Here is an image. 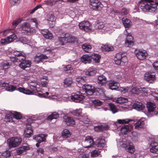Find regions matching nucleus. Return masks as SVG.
<instances>
[{
	"label": "nucleus",
	"instance_id": "f257e3e1",
	"mask_svg": "<svg viewBox=\"0 0 158 158\" xmlns=\"http://www.w3.org/2000/svg\"><path fill=\"white\" fill-rule=\"evenodd\" d=\"M5 114V118L7 120V122H13V118L20 120L23 118L21 113L16 111L6 110Z\"/></svg>",
	"mask_w": 158,
	"mask_h": 158
},
{
	"label": "nucleus",
	"instance_id": "f03ea898",
	"mask_svg": "<svg viewBox=\"0 0 158 158\" xmlns=\"http://www.w3.org/2000/svg\"><path fill=\"white\" fill-rule=\"evenodd\" d=\"M20 26L19 28L21 29L22 32L25 34L31 35L35 32V29L31 27L30 24L28 22L23 23Z\"/></svg>",
	"mask_w": 158,
	"mask_h": 158
},
{
	"label": "nucleus",
	"instance_id": "7ed1b4c3",
	"mask_svg": "<svg viewBox=\"0 0 158 158\" xmlns=\"http://www.w3.org/2000/svg\"><path fill=\"white\" fill-rule=\"evenodd\" d=\"M157 6H158V2H155V4L146 3L144 6H140V8L144 12L156 13L157 9Z\"/></svg>",
	"mask_w": 158,
	"mask_h": 158
},
{
	"label": "nucleus",
	"instance_id": "20e7f679",
	"mask_svg": "<svg viewBox=\"0 0 158 158\" xmlns=\"http://www.w3.org/2000/svg\"><path fill=\"white\" fill-rule=\"evenodd\" d=\"M22 141V139L20 137H12L7 140L9 147L10 148H15L18 146Z\"/></svg>",
	"mask_w": 158,
	"mask_h": 158
},
{
	"label": "nucleus",
	"instance_id": "39448f33",
	"mask_svg": "<svg viewBox=\"0 0 158 158\" xmlns=\"http://www.w3.org/2000/svg\"><path fill=\"white\" fill-rule=\"evenodd\" d=\"M89 4L90 8L95 10H100L103 6L100 0H90Z\"/></svg>",
	"mask_w": 158,
	"mask_h": 158
},
{
	"label": "nucleus",
	"instance_id": "423d86ee",
	"mask_svg": "<svg viewBox=\"0 0 158 158\" xmlns=\"http://www.w3.org/2000/svg\"><path fill=\"white\" fill-rule=\"evenodd\" d=\"M80 29L83 31L88 32L92 30V24L88 21H84L80 23L78 25Z\"/></svg>",
	"mask_w": 158,
	"mask_h": 158
},
{
	"label": "nucleus",
	"instance_id": "0eeeda50",
	"mask_svg": "<svg viewBox=\"0 0 158 158\" xmlns=\"http://www.w3.org/2000/svg\"><path fill=\"white\" fill-rule=\"evenodd\" d=\"M123 54L120 53H116L114 59L115 64L117 65H122L124 64L126 61L124 60V59L126 58L125 56H123Z\"/></svg>",
	"mask_w": 158,
	"mask_h": 158
},
{
	"label": "nucleus",
	"instance_id": "6e6552de",
	"mask_svg": "<svg viewBox=\"0 0 158 158\" xmlns=\"http://www.w3.org/2000/svg\"><path fill=\"white\" fill-rule=\"evenodd\" d=\"M122 146L129 153H133L135 151V149L133 143L129 141L123 142Z\"/></svg>",
	"mask_w": 158,
	"mask_h": 158
},
{
	"label": "nucleus",
	"instance_id": "1a4fd4ad",
	"mask_svg": "<svg viewBox=\"0 0 158 158\" xmlns=\"http://www.w3.org/2000/svg\"><path fill=\"white\" fill-rule=\"evenodd\" d=\"M46 135L43 134H39L33 136V139L37 142L35 145L36 147H39L40 144L41 142L46 141Z\"/></svg>",
	"mask_w": 158,
	"mask_h": 158
},
{
	"label": "nucleus",
	"instance_id": "9d476101",
	"mask_svg": "<svg viewBox=\"0 0 158 158\" xmlns=\"http://www.w3.org/2000/svg\"><path fill=\"white\" fill-rule=\"evenodd\" d=\"M90 140L93 141L92 144L93 145H95L97 147H99L102 149L105 146V139H103L102 136L99 137L95 142H94L92 139Z\"/></svg>",
	"mask_w": 158,
	"mask_h": 158
},
{
	"label": "nucleus",
	"instance_id": "9b49d317",
	"mask_svg": "<svg viewBox=\"0 0 158 158\" xmlns=\"http://www.w3.org/2000/svg\"><path fill=\"white\" fill-rule=\"evenodd\" d=\"M84 98V96L82 95L81 93H79V94L76 93H73L71 97V99L75 102H80Z\"/></svg>",
	"mask_w": 158,
	"mask_h": 158
},
{
	"label": "nucleus",
	"instance_id": "f8f14e48",
	"mask_svg": "<svg viewBox=\"0 0 158 158\" xmlns=\"http://www.w3.org/2000/svg\"><path fill=\"white\" fill-rule=\"evenodd\" d=\"M144 78L149 83H152L156 80L155 75L149 72H147L144 74Z\"/></svg>",
	"mask_w": 158,
	"mask_h": 158
},
{
	"label": "nucleus",
	"instance_id": "ddd939ff",
	"mask_svg": "<svg viewBox=\"0 0 158 158\" xmlns=\"http://www.w3.org/2000/svg\"><path fill=\"white\" fill-rule=\"evenodd\" d=\"M48 58L45 54H37L35 56L34 61L36 64H38L40 62L44 61V59H47Z\"/></svg>",
	"mask_w": 158,
	"mask_h": 158
},
{
	"label": "nucleus",
	"instance_id": "4468645a",
	"mask_svg": "<svg viewBox=\"0 0 158 158\" xmlns=\"http://www.w3.org/2000/svg\"><path fill=\"white\" fill-rule=\"evenodd\" d=\"M135 55L138 59L143 60L146 59V57L148 55V53L144 50L139 49L138 52L135 53Z\"/></svg>",
	"mask_w": 158,
	"mask_h": 158
},
{
	"label": "nucleus",
	"instance_id": "2eb2a0df",
	"mask_svg": "<svg viewBox=\"0 0 158 158\" xmlns=\"http://www.w3.org/2000/svg\"><path fill=\"white\" fill-rule=\"evenodd\" d=\"M62 1L61 0H46L42 2V5H46L50 6L56 4L57 5L61 4Z\"/></svg>",
	"mask_w": 158,
	"mask_h": 158
},
{
	"label": "nucleus",
	"instance_id": "dca6fc26",
	"mask_svg": "<svg viewBox=\"0 0 158 158\" xmlns=\"http://www.w3.org/2000/svg\"><path fill=\"white\" fill-rule=\"evenodd\" d=\"M64 121L68 126H73L75 124V121L72 117L64 115L63 117Z\"/></svg>",
	"mask_w": 158,
	"mask_h": 158
},
{
	"label": "nucleus",
	"instance_id": "f3484780",
	"mask_svg": "<svg viewBox=\"0 0 158 158\" xmlns=\"http://www.w3.org/2000/svg\"><path fill=\"white\" fill-rule=\"evenodd\" d=\"M95 87L93 85L89 84H85L82 86V88L85 90V92L88 94L90 93V94H93L94 92V89Z\"/></svg>",
	"mask_w": 158,
	"mask_h": 158
},
{
	"label": "nucleus",
	"instance_id": "a211bd4d",
	"mask_svg": "<svg viewBox=\"0 0 158 158\" xmlns=\"http://www.w3.org/2000/svg\"><path fill=\"white\" fill-rule=\"evenodd\" d=\"M108 85L109 89L111 90H118V89L119 84L117 81L114 80H110L109 81Z\"/></svg>",
	"mask_w": 158,
	"mask_h": 158
},
{
	"label": "nucleus",
	"instance_id": "6ab92c4d",
	"mask_svg": "<svg viewBox=\"0 0 158 158\" xmlns=\"http://www.w3.org/2000/svg\"><path fill=\"white\" fill-rule=\"evenodd\" d=\"M31 64V60L24 59L22 61L21 63L19 64V66L21 68L25 69L27 68H29Z\"/></svg>",
	"mask_w": 158,
	"mask_h": 158
},
{
	"label": "nucleus",
	"instance_id": "aec40b11",
	"mask_svg": "<svg viewBox=\"0 0 158 158\" xmlns=\"http://www.w3.org/2000/svg\"><path fill=\"white\" fill-rule=\"evenodd\" d=\"M80 60L81 62L85 64H90L92 62L91 57L90 54L83 55L81 57Z\"/></svg>",
	"mask_w": 158,
	"mask_h": 158
},
{
	"label": "nucleus",
	"instance_id": "412c9836",
	"mask_svg": "<svg viewBox=\"0 0 158 158\" xmlns=\"http://www.w3.org/2000/svg\"><path fill=\"white\" fill-rule=\"evenodd\" d=\"M97 69L93 66L89 67L85 71V74L88 76H94L97 72Z\"/></svg>",
	"mask_w": 158,
	"mask_h": 158
},
{
	"label": "nucleus",
	"instance_id": "4be33fe9",
	"mask_svg": "<svg viewBox=\"0 0 158 158\" xmlns=\"http://www.w3.org/2000/svg\"><path fill=\"white\" fill-rule=\"evenodd\" d=\"M132 106L133 109L138 111L143 110L145 107L144 105L142 102H140L135 103Z\"/></svg>",
	"mask_w": 158,
	"mask_h": 158
},
{
	"label": "nucleus",
	"instance_id": "5701e85b",
	"mask_svg": "<svg viewBox=\"0 0 158 158\" xmlns=\"http://www.w3.org/2000/svg\"><path fill=\"white\" fill-rule=\"evenodd\" d=\"M106 78L102 74L98 77L97 82L101 85H106Z\"/></svg>",
	"mask_w": 158,
	"mask_h": 158
},
{
	"label": "nucleus",
	"instance_id": "b1692460",
	"mask_svg": "<svg viewBox=\"0 0 158 158\" xmlns=\"http://www.w3.org/2000/svg\"><path fill=\"white\" fill-rule=\"evenodd\" d=\"M17 91L24 94L28 95H33V92L29 89L24 87H21L19 86L17 88Z\"/></svg>",
	"mask_w": 158,
	"mask_h": 158
},
{
	"label": "nucleus",
	"instance_id": "393cba45",
	"mask_svg": "<svg viewBox=\"0 0 158 158\" xmlns=\"http://www.w3.org/2000/svg\"><path fill=\"white\" fill-rule=\"evenodd\" d=\"M122 23L125 28H129L132 25L131 20L126 17H123L122 19Z\"/></svg>",
	"mask_w": 158,
	"mask_h": 158
},
{
	"label": "nucleus",
	"instance_id": "a878e982",
	"mask_svg": "<svg viewBox=\"0 0 158 158\" xmlns=\"http://www.w3.org/2000/svg\"><path fill=\"white\" fill-rule=\"evenodd\" d=\"M151 147L150 151L151 152L158 153V144L155 142H152L150 144Z\"/></svg>",
	"mask_w": 158,
	"mask_h": 158
},
{
	"label": "nucleus",
	"instance_id": "bb28decb",
	"mask_svg": "<svg viewBox=\"0 0 158 158\" xmlns=\"http://www.w3.org/2000/svg\"><path fill=\"white\" fill-rule=\"evenodd\" d=\"M148 112L150 113L154 111L156 108V104L155 103L151 102H148L146 104Z\"/></svg>",
	"mask_w": 158,
	"mask_h": 158
},
{
	"label": "nucleus",
	"instance_id": "cd10ccee",
	"mask_svg": "<svg viewBox=\"0 0 158 158\" xmlns=\"http://www.w3.org/2000/svg\"><path fill=\"white\" fill-rule=\"evenodd\" d=\"M109 127L108 125L103 126V125H98L94 127V130L95 131L102 132L104 130H107Z\"/></svg>",
	"mask_w": 158,
	"mask_h": 158
},
{
	"label": "nucleus",
	"instance_id": "c85d7f7f",
	"mask_svg": "<svg viewBox=\"0 0 158 158\" xmlns=\"http://www.w3.org/2000/svg\"><path fill=\"white\" fill-rule=\"evenodd\" d=\"M17 36L15 34H13L8 36L4 40V44H7L13 42L16 39Z\"/></svg>",
	"mask_w": 158,
	"mask_h": 158
},
{
	"label": "nucleus",
	"instance_id": "c756f323",
	"mask_svg": "<svg viewBox=\"0 0 158 158\" xmlns=\"http://www.w3.org/2000/svg\"><path fill=\"white\" fill-rule=\"evenodd\" d=\"M30 149V148L28 146H22L18 148L16 150L18 155H19L22 153L23 152H26Z\"/></svg>",
	"mask_w": 158,
	"mask_h": 158
},
{
	"label": "nucleus",
	"instance_id": "7c9ffc66",
	"mask_svg": "<svg viewBox=\"0 0 158 158\" xmlns=\"http://www.w3.org/2000/svg\"><path fill=\"white\" fill-rule=\"evenodd\" d=\"M91 59H93L95 63H98L100 62L101 56L100 55L96 53H93L90 55Z\"/></svg>",
	"mask_w": 158,
	"mask_h": 158
},
{
	"label": "nucleus",
	"instance_id": "2f4dec72",
	"mask_svg": "<svg viewBox=\"0 0 158 158\" xmlns=\"http://www.w3.org/2000/svg\"><path fill=\"white\" fill-rule=\"evenodd\" d=\"M59 114L57 112H51V114L47 117V120L51 121L53 119H56L59 118Z\"/></svg>",
	"mask_w": 158,
	"mask_h": 158
},
{
	"label": "nucleus",
	"instance_id": "473e14b6",
	"mask_svg": "<svg viewBox=\"0 0 158 158\" xmlns=\"http://www.w3.org/2000/svg\"><path fill=\"white\" fill-rule=\"evenodd\" d=\"M71 135V133L68 129H64L61 132V136L64 138H69Z\"/></svg>",
	"mask_w": 158,
	"mask_h": 158
},
{
	"label": "nucleus",
	"instance_id": "72a5a7b5",
	"mask_svg": "<svg viewBox=\"0 0 158 158\" xmlns=\"http://www.w3.org/2000/svg\"><path fill=\"white\" fill-rule=\"evenodd\" d=\"M102 50L104 52H108L112 51L114 50V48L113 46L109 45H105L101 47Z\"/></svg>",
	"mask_w": 158,
	"mask_h": 158
},
{
	"label": "nucleus",
	"instance_id": "f704fd0d",
	"mask_svg": "<svg viewBox=\"0 0 158 158\" xmlns=\"http://www.w3.org/2000/svg\"><path fill=\"white\" fill-rule=\"evenodd\" d=\"M129 131V129L128 125H123L121 127L120 131L123 135L127 134Z\"/></svg>",
	"mask_w": 158,
	"mask_h": 158
},
{
	"label": "nucleus",
	"instance_id": "c9c22d12",
	"mask_svg": "<svg viewBox=\"0 0 158 158\" xmlns=\"http://www.w3.org/2000/svg\"><path fill=\"white\" fill-rule=\"evenodd\" d=\"M102 149L101 148H99L97 150L95 149L92 151L91 153V156L92 158L98 156L100 155V153L101 152V151L99 150Z\"/></svg>",
	"mask_w": 158,
	"mask_h": 158
},
{
	"label": "nucleus",
	"instance_id": "e433bc0d",
	"mask_svg": "<svg viewBox=\"0 0 158 158\" xmlns=\"http://www.w3.org/2000/svg\"><path fill=\"white\" fill-rule=\"evenodd\" d=\"M73 82L72 80L69 78H65L63 81L64 86L65 88H67L70 86Z\"/></svg>",
	"mask_w": 158,
	"mask_h": 158
},
{
	"label": "nucleus",
	"instance_id": "4c0bfd02",
	"mask_svg": "<svg viewBox=\"0 0 158 158\" xmlns=\"http://www.w3.org/2000/svg\"><path fill=\"white\" fill-rule=\"evenodd\" d=\"M110 110L112 112L113 114H114L118 111L116 106L113 103H110L109 104Z\"/></svg>",
	"mask_w": 158,
	"mask_h": 158
},
{
	"label": "nucleus",
	"instance_id": "58836bf2",
	"mask_svg": "<svg viewBox=\"0 0 158 158\" xmlns=\"http://www.w3.org/2000/svg\"><path fill=\"white\" fill-rule=\"evenodd\" d=\"M64 69L66 73H71L73 71V69L72 65L68 64L64 68Z\"/></svg>",
	"mask_w": 158,
	"mask_h": 158
},
{
	"label": "nucleus",
	"instance_id": "ea45409f",
	"mask_svg": "<svg viewBox=\"0 0 158 158\" xmlns=\"http://www.w3.org/2000/svg\"><path fill=\"white\" fill-rule=\"evenodd\" d=\"M11 65V63H10L6 61H4L1 63L2 66L5 69H8Z\"/></svg>",
	"mask_w": 158,
	"mask_h": 158
},
{
	"label": "nucleus",
	"instance_id": "a19ab883",
	"mask_svg": "<svg viewBox=\"0 0 158 158\" xmlns=\"http://www.w3.org/2000/svg\"><path fill=\"white\" fill-rule=\"evenodd\" d=\"M94 92L93 94H95L97 95H100L103 94V90L101 88L94 87Z\"/></svg>",
	"mask_w": 158,
	"mask_h": 158
},
{
	"label": "nucleus",
	"instance_id": "79ce46f5",
	"mask_svg": "<svg viewBox=\"0 0 158 158\" xmlns=\"http://www.w3.org/2000/svg\"><path fill=\"white\" fill-rule=\"evenodd\" d=\"M21 0H10V6H17L21 2Z\"/></svg>",
	"mask_w": 158,
	"mask_h": 158
},
{
	"label": "nucleus",
	"instance_id": "37998d69",
	"mask_svg": "<svg viewBox=\"0 0 158 158\" xmlns=\"http://www.w3.org/2000/svg\"><path fill=\"white\" fill-rule=\"evenodd\" d=\"M82 47L84 50L87 52H89V51L92 48V47L90 45H89L87 44H83Z\"/></svg>",
	"mask_w": 158,
	"mask_h": 158
},
{
	"label": "nucleus",
	"instance_id": "c03bdc74",
	"mask_svg": "<svg viewBox=\"0 0 158 158\" xmlns=\"http://www.w3.org/2000/svg\"><path fill=\"white\" fill-rule=\"evenodd\" d=\"M13 52L14 53L15 56L16 57H19L21 56H26L25 53L21 51H18L16 50L14 51Z\"/></svg>",
	"mask_w": 158,
	"mask_h": 158
},
{
	"label": "nucleus",
	"instance_id": "a18cd8bd",
	"mask_svg": "<svg viewBox=\"0 0 158 158\" xmlns=\"http://www.w3.org/2000/svg\"><path fill=\"white\" fill-rule=\"evenodd\" d=\"M145 118H140L139 121H138L136 123V126L139 127L140 126L141 127H143L145 124L144 123Z\"/></svg>",
	"mask_w": 158,
	"mask_h": 158
},
{
	"label": "nucleus",
	"instance_id": "49530a36",
	"mask_svg": "<svg viewBox=\"0 0 158 158\" xmlns=\"http://www.w3.org/2000/svg\"><path fill=\"white\" fill-rule=\"evenodd\" d=\"M81 110L79 109H76L71 111V113L74 116L79 117L81 113Z\"/></svg>",
	"mask_w": 158,
	"mask_h": 158
},
{
	"label": "nucleus",
	"instance_id": "de8ad7c7",
	"mask_svg": "<svg viewBox=\"0 0 158 158\" xmlns=\"http://www.w3.org/2000/svg\"><path fill=\"white\" fill-rule=\"evenodd\" d=\"M17 88L14 85L9 86L6 88V90L10 92H13L15 90H17Z\"/></svg>",
	"mask_w": 158,
	"mask_h": 158
},
{
	"label": "nucleus",
	"instance_id": "09e8293b",
	"mask_svg": "<svg viewBox=\"0 0 158 158\" xmlns=\"http://www.w3.org/2000/svg\"><path fill=\"white\" fill-rule=\"evenodd\" d=\"M28 86V88L31 89V91L33 92V95H34V94L35 91H37L36 85H32L31 84H29Z\"/></svg>",
	"mask_w": 158,
	"mask_h": 158
},
{
	"label": "nucleus",
	"instance_id": "8fccbe9b",
	"mask_svg": "<svg viewBox=\"0 0 158 158\" xmlns=\"http://www.w3.org/2000/svg\"><path fill=\"white\" fill-rule=\"evenodd\" d=\"M134 41L131 40H128L126 39L124 43V45L126 47H131L133 45Z\"/></svg>",
	"mask_w": 158,
	"mask_h": 158
},
{
	"label": "nucleus",
	"instance_id": "3c124183",
	"mask_svg": "<svg viewBox=\"0 0 158 158\" xmlns=\"http://www.w3.org/2000/svg\"><path fill=\"white\" fill-rule=\"evenodd\" d=\"M23 20L21 18H18L14 20L12 23V25L16 26L19 23H21Z\"/></svg>",
	"mask_w": 158,
	"mask_h": 158
},
{
	"label": "nucleus",
	"instance_id": "603ef678",
	"mask_svg": "<svg viewBox=\"0 0 158 158\" xmlns=\"http://www.w3.org/2000/svg\"><path fill=\"white\" fill-rule=\"evenodd\" d=\"M44 37L46 39H52L53 37L52 34L49 31L44 34Z\"/></svg>",
	"mask_w": 158,
	"mask_h": 158
},
{
	"label": "nucleus",
	"instance_id": "864d4df0",
	"mask_svg": "<svg viewBox=\"0 0 158 158\" xmlns=\"http://www.w3.org/2000/svg\"><path fill=\"white\" fill-rule=\"evenodd\" d=\"M95 106H100L102 104V102L98 99H95L92 102Z\"/></svg>",
	"mask_w": 158,
	"mask_h": 158
},
{
	"label": "nucleus",
	"instance_id": "5fc2aeb1",
	"mask_svg": "<svg viewBox=\"0 0 158 158\" xmlns=\"http://www.w3.org/2000/svg\"><path fill=\"white\" fill-rule=\"evenodd\" d=\"M26 55L24 56H22V57H23V58H20V57H16L15 56L14 57V58H15V60H14V61L21 62L22 61H23L24 59H26Z\"/></svg>",
	"mask_w": 158,
	"mask_h": 158
},
{
	"label": "nucleus",
	"instance_id": "6e6d98bb",
	"mask_svg": "<svg viewBox=\"0 0 158 158\" xmlns=\"http://www.w3.org/2000/svg\"><path fill=\"white\" fill-rule=\"evenodd\" d=\"M31 131H29V133H23V135L26 138H29L33 134V130H31Z\"/></svg>",
	"mask_w": 158,
	"mask_h": 158
},
{
	"label": "nucleus",
	"instance_id": "4d7b16f0",
	"mask_svg": "<svg viewBox=\"0 0 158 158\" xmlns=\"http://www.w3.org/2000/svg\"><path fill=\"white\" fill-rule=\"evenodd\" d=\"M33 121L31 118H29L26 121L25 123L26 124L27 126L31 127V124Z\"/></svg>",
	"mask_w": 158,
	"mask_h": 158
},
{
	"label": "nucleus",
	"instance_id": "13d9d810",
	"mask_svg": "<svg viewBox=\"0 0 158 158\" xmlns=\"http://www.w3.org/2000/svg\"><path fill=\"white\" fill-rule=\"evenodd\" d=\"M70 36L71 35L69 33H66L64 35V38L66 41H67V43L69 42V40H70Z\"/></svg>",
	"mask_w": 158,
	"mask_h": 158
},
{
	"label": "nucleus",
	"instance_id": "bf43d9fd",
	"mask_svg": "<svg viewBox=\"0 0 158 158\" xmlns=\"http://www.w3.org/2000/svg\"><path fill=\"white\" fill-rule=\"evenodd\" d=\"M11 155L10 152V151H7L6 152L3 153V156H4V158H7L10 156Z\"/></svg>",
	"mask_w": 158,
	"mask_h": 158
},
{
	"label": "nucleus",
	"instance_id": "052dcab7",
	"mask_svg": "<svg viewBox=\"0 0 158 158\" xmlns=\"http://www.w3.org/2000/svg\"><path fill=\"white\" fill-rule=\"evenodd\" d=\"M48 20L50 21L53 22L54 21L55 19V17L54 15L51 14L49 15L48 16Z\"/></svg>",
	"mask_w": 158,
	"mask_h": 158
},
{
	"label": "nucleus",
	"instance_id": "680f3d73",
	"mask_svg": "<svg viewBox=\"0 0 158 158\" xmlns=\"http://www.w3.org/2000/svg\"><path fill=\"white\" fill-rule=\"evenodd\" d=\"M152 66L156 70H158V61H155L152 64Z\"/></svg>",
	"mask_w": 158,
	"mask_h": 158
},
{
	"label": "nucleus",
	"instance_id": "e2e57ef3",
	"mask_svg": "<svg viewBox=\"0 0 158 158\" xmlns=\"http://www.w3.org/2000/svg\"><path fill=\"white\" fill-rule=\"evenodd\" d=\"M59 39L61 42V45H64L65 44L67 43V41H66L64 37H63L59 38Z\"/></svg>",
	"mask_w": 158,
	"mask_h": 158
},
{
	"label": "nucleus",
	"instance_id": "0e129e2a",
	"mask_svg": "<svg viewBox=\"0 0 158 158\" xmlns=\"http://www.w3.org/2000/svg\"><path fill=\"white\" fill-rule=\"evenodd\" d=\"M41 83L43 87H45L47 86V85L48 84V81H47V80H45L41 81Z\"/></svg>",
	"mask_w": 158,
	"mask_h": 158
},
{
	"label": "nucleus",
	"instance_id": "69168bd1",
	"mask_svg": "<svg viewBox=\"0 0 158 158\" xmlns=\"http://www.w3.org/2000/svg\"><path fill=\"white\" fill-rule=\"evenodd\" d=\"M126 39L129 40H131L132 41H133V37L129 33H128L127 35Z\"/></svg>",
	"mask_w": 158,
	"mask_h": 158
},
{
	"label": "nucleus",
	"instance_id": "338daca9",
	"mask_svg": "<svg viewBox=\"0 0 158 158\" xmlns=\"http://www.w3.org/2000/svg\"><path fill=\"white\" fill-rule=\"evenodd\" d=\"M131 91L132 94H137L138 93V89L136 87H133Z\"/></svg>",
	"mask_w": 158,
	"mask_h": 158
},
{
	"label": "nucleus",
	"instance_id": "774afa93",
	"mask_svg": "<svg viewBox=\"0 0 158 158\" xmlns=\"http://www.w3.org/2000/svg\"><path fill=\"white\" fill-rule=\"evenodd\" d=\"M97 27L98 29H103L105 26L102 22H100L98 24Z\"/></svg>",
	"mask_w": 158,
	"mask_h": 158
}]
</instances>
